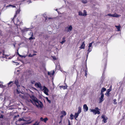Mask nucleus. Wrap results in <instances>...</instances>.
<instances>
[{"mask_svg": "<svg viewBox=\"0 0 125 125\" xmlns=\"http://www.w3.org/2000/svg\"><path fill=\"white\" fill-rule=\"evenodd\" d=\"M33 100L34 101L33 104L35 105L38 108H42L43 107V104L41 102L38 100L36 98H34Z\"/></svg>", "mask_w": 125, "mask_h": 125, "instance_id": "nucleus-1", "label": "nucleus"}, {"mask_svg": "<svg viewBox=\"0 0 125 125\" xmlns=\"http://www.w3.org/2000/svg\"><path fill=\"white\" fill-rule=\"evenodd\" d=\"M99 110V109L98 107H96L94 109H90V111L91 112H92L94 115H96V114H100V113Z\"/></svg>", "mask_w": 125, "mask_h": 125, "instance_id": "nucleus-2", "label": "nucleus"}, {"mask_svg": "<svg viewBox=\"0 0 125 125\" xmlns=\"http://www.w3.org/2000/svg\"><path fill=\"white\" fill-rule=\"evenodd\" d=\"M41 90L42 91L43 90L45 94L47 95H49L48 94L49 90L48 89L44 86H43L42 89Z\"/></svg>", "mask_w": 125, "mask_h": 125, "instance_id": "nucleus-3", "label": "nucleus"}, {"mask_svg": "<svg viewBox=\"0 0 125 125\" xmlns=\"http://www.w3.org/2000/svg\"><path fill=\"white\" fill-rule=\"evenodd\" d=\"M35 86L37 88H39L41 90L42 89V87L41 86V84L40 83H36L35 84Z\"/></svg>", "mask_w": 125, "mask_h": 125, "instance_id": "nucleus-4", "label": "nucleus"}, {"mask_svg": "<svg viewBox=\"0 0 125 125\" xmlns=\"http://www.w3.org/2000/svg\"><path fill=\"white\" fill-rule=\"evenodd\" d=\"M107 15L110 17H112L116 18L119 17L121 16L120 15L117 14L116 13H115L114 14H107Z\"/></svg>", "mask_w": 125, "mask_h": 125, "instance_id": "nucleus-5", "label": "nucleus"}, {"mask_svg": "<svg viewBox=\"0 0 125 125\" xmlns=\"http://www.w3.org/2000/svg\"><path fill=\"white\" fill-rule=\"evenodd\" d=\"M73 27L71 25H70L68 27H67L66 28V31L67 32H70L72 31L73 29Z\"/></svg>", "mask_w": 125, "mask_h": 125, "instance_id": "nucleus-6", "label": "nucleus"}, {"mask_svg": "<svg viewBox=\"0 0 125 125\" xmlns=\"http://www.w3.org/2000/svg\"><path fill=\"white\" fill-rule=\"evenodd\" d=\"M102 118L103 119V122H104V123H106L107 122V120L108 118L107 117H106L104 115H102Z\"/></svg>", "mask_w": 125, "mask_h": 125, "instance_id": "nucleus-7", "label": "nucleus"}, {"mask_svg": "<svg viewBox=\"0 0 125 125\" xmlns=\"http://www.w3.org/2000/svg\"><path fill=\"white\" fill-rule=\"evenodd\" d=\"M101 94V96L99 98V103H100L102 102L104 100V94Z\"/></svg>", "mask_w": 125, "mask_h": 125, "instance_id": "nucleus-8", "label": "nucleus"}, {"mask_svg": "<svg viewBox=\"0 0 125 125\" xmlns=\"http://www.w3.org/2000/svg\"><path fill=\"white\" fill-rule=\"evenodd\" d=\"M18 121H29V120L27 118H25L24 117L23 118H20L19 119Z\"/></svg>", "mask_w": 125, "mask_h": 125, "instance_id": "nucleus-9", "label": "nucleus"}, {"mask_svg": "<svg viewBox=\"0 0 125 125\" xmlns=\"http://www.w3.org/2000/svg\"><path fill=\"white\" fill-rule=\"evenodd\" d=\"M83 109L85 112H86L88 110V107L86 104H84L83 105Z\"/></svg>", "mask_w": 125, "mask_h": 125, "instance_id": "nucleus-10", "label": "nucleus"}, {"mask_svg": "<svg viewBox=\"0 0 125 125\" xmlns=\"http://www.w3.org/2000/svg\"><path fill=\"white\" fill-rule=\"evenodd\" d=\"M14 83L17 86L18 88L20 87V85L19 84L18 80L17 79H16L15 80Z\"/></svg>", "mask_w": 125, "mask_h": 125, "instance_id": "nucleus-11", "label": "nucleus"}, {"mask_svg": "<svg viewBox=\"0 0 125 125\" xmlns=\"http://www.w3.org/2000/svg\"><path fill=\"white\" fill-rule=\"evenodd\" d=\"M41 121H43L45 123H46L47 121L48 120V119L47 117H46L44 119H43L42 117H41L40 118Z\"/></svg>", "mask_w": 125, "mask_h": 125, "instance_id": "nucleus-12", "label": "nucleus"}, {"mask_svg": "<svg viewBox=\"0 0 125 125\" xmlns=\"http://www.w3.org/2000/svg\"><path fill=\"white\" fill-rule=\"evenodd\" d=\"M48 73L49 75L51 76L52 75H53L54 74V71H53L52 72V71H51L50 72H48Z\"/></svg>", "mask_w": 125, "mask_h": 125, "instance_id": "nucleus-13", "label": "nucleus"}, {"mask_svg": "<svg viewBox=\"0 0 125 125\" xmlns=\"http://www.w3.org/2000/svg\"><path fill=\"white\" fill-rule=\"evenodd\" d=\"M111 91V89H108L106 91V93L105 94L107 95V96H109V92Z\"/></svg>", "mask_w": 125, "mask_h": 125, "instance_id": "nucleus-14", "label": "nucleus"}, {"mask_svg": "<svg viewBox=\"0 0 125 125\" xmlns=\"http://www.w3.org/2000/svg\"><path fill=\"white\" fill-rule=\"evenodd\" d=\"M85 46V44H84V42H83L82 45H81L80 47V48L81 49H84V48Z\"/></svg>", "mask_w": 125, "mask_h": 125, "instance_id": "nucleus-15", "label": "nucleus"}, {"mask_svg": "<svg viewBox=\"0 0 125 125\" xmlns=\"http://www.w3.org/2000/svg\"><path fill=\"white\" fill-rule=\"evenodd\" d=\"M65 39L66 38L65 37H63L62 39V41L60 42V43H61L62 44L66 42V40H65Z\"/></svg>", "mask_w": 125, "mask_h": 125, "instance_id": "nucleus-16", "label": "nucleus"}, {"mask_svg": "<svg viewBox=\"0 0 125 125\" xmlns=\"http://www.w3.org/2000/svg\"><path fill=\"white\" fill-rule=\"evenodd\" d=\"M59 87L60 88H62L63 89H67V85H66L65 86L62 85L60 86Z\"/></svg>", "mask_w": 125, "mask_h": 125, "instance_id": "nucleus-17", "label": "nucleus"}, {"mask_svg": "<svg viewBox=\"0 0 125 125\" xmlns=\"http://www.w3.org/2000/svg\"><path fill=\"white\" fill-rule=\"evenodd\" d=\"M106 90V89L104 87L101 90V94H104L103 93Z\"/></svg>", "mask_w": 125, "mask_h": 125, "instance_id": "nucleus-18", "label": "nucleus"}, {"mask_svg": "<svg viewBox=\"0 0 125 125\" xmlns=\"http://www.w3.org/2000/svg\"><path fill=\"white\" fill-rule=\"evenodd\" d=\"M79 114L77 113H75V115L74 116L75 118V119L77 120L76 118L78 117V116L79 115Z\"/></svg>", "mask_w": 125, "mask_h": 125, "instance_id": "nucleus-19", "label": "nucleus"}, {"mask_svg": "<svg viewBox=\"0 0 125 125\" xmlns=\"http://www.w3.org/2000/svg\"><path fill=\"white\" fill-rule=\"evenodd\" d=\"M78 109V111L77 113L80 114L81 112V107L80 106H79Z\"/></svg>", "mask_w": 125, "mask_h": 125, "instance_id": "nucleus-20", "label": "nucleus"}, {"mask_svg": "<svg viewBox=\"0 0 125 125\" xmlns=\"http://www.w3.org/2000/svg\"><path fill=\"white\" fill-rule=\"evenodd\" d=\"M30 34H31V36L29 38V39L30 40H31V39H34L35 38H33L32 37L33 36V33L30 32Z\"/></svg>", "mask_w": 125, "mask_h": 125, "instance_id": "nucleus-21", "label": "nucleus"}, {"mask_svg": "<svg viewBox=\"0 0 125 125\" xmlns=\"http://www.w3.org/2000/svg\"><path fill=\"white\" fill-rule=\"evenodd\" d=\"M115 26L116 28L118 30V31H120L121 26L120 25H119V26L115 25Z\"/></svg>", "mask_w": 125, "mask_h": 125, "instance_id": "nucleus-22", "label": "nucleus"}, {"mask_svg": "<svg viewBox=\"0 0 125 125\" xmlns=\"http://www.w3.org/2000/svg\"><path fill=\"white\" fill-rule=\"evenodd\" d=\"M61 113L63 115H66V113L64 111H62L61 112Z\"/></svg>", "mask_w": 125, "mask_h": 125, "instance_id": "nucleus-23", "label": "nucleus"}, {"mask_svg": "<svg viewBox=\"0 0 125 125\" xmlns=\"http://www.w3.org/2000/svg\"><path fill=\"white\" fill-rule=\"evenodd\" d=\"M13 81H10V82L9 83H8V87H11L12 85H10V86H9V85L11 84L12 83V84H13Z\"/></svg>", "mask_w": 125, "mask_h": 125, "instance_id": "nucleus-24", "label": "nucleus"}, {"mask_svg": "<svg viewBox=\"0 0 125 125\" xmlns=\"http://www.w3.org/2000/svg\"><path fill=\"white\" fill-rule=\"evenodd\" d=\"M12 7V8H15L16 7L15 6L12 5L11 4H10L9 5H8V6H7L6 7Z\"/></svg>", "mask_w": 125, "mask_h": 125, "instance_id": "nucleus-25", "label": "nucleus"}, {"mask_svg": "<svg viewBox=\"0 0 125 125\" xmlns=\"http://www.w3.org/2000/svg\"><path fill=\"white\" fill-rule=\"evenodd\" d=\"M87 12L85 10H84L83 11V16H86L87 15V14L86 13Z\"/></svg>", "mask_w": 125, "mask_h": 125, "instance_id": "nucleus-26", "label": "nucleus"}, {"mask_svg": "<svg viewBox=\"0 0 125 125\" xmlns=\"http://www.w3.org/2000/svg\"><path fill=\"white\" fill-rule=\"evenodd\" d=\"M89 48L88 50V52L87 53V54H88L89 53L91 52L92 51V48L90 47H88Z\"/></svg>", "mask_w": 125, "mask_h": 125, "instance_id": "nucleus-27", "label": "nucleus"}, {"mask_svg": "<svg viewBox=\"0 0 125 125\" xmlns=\"http://www.w3.org/2000/svg\"><path fill=\"white\" fill-rule=\"evenodd\" d=\"M27 101L28 102H31L33 104L34 103V101L33 102L31 99H28L27 100Z\"/></svg>", "mask_w": 125, "mask_h": 125, "instance_id": "nucleus-28", "label": "nucleus"}, {"mask_svg": "<svg viewBox=\"0 0 125 125\" xmlns=\"http://www.w3.org/2000/svg\"><path fill=\"white\" fill-rule=\"evenodd\" d=\"M73 115L72 114H71L70 115V119L71 120H72L73 119Z\"/></svg>", "mask_w": 125, "mask_h": 125, "instance_id": "nucleus-29", "label": "nucleus"}, {"mask_svg": "<svg viewBox=\"0 0 125 125\" xmlns=\"http://www.w3.org/2000/svg\"><path fill=\"white\" fill-rule=\"evenodd\" d=\"M85 75L86 77L87 75V69H86L85 70Z\"/></svg>", "mask_w": 125, "mask_h": 125, "instance_id": "nucleus-30", "label": "nucleus"}, {"mask_svg": "<svg viewBox=\"0 0 125 125\" xmlns=\"http://www.w3.org/2000/svg\"><path fill=\"white\" fill-rule=\"evenodd\" d=\"M78 15L79 16H83V13L81 11H79L78 12Z\"/></svg>", "mask_w": 125, "mask_h": 125, "instance_id": "nucleus-31", "label": "nucleus"}, {"mask_svg": "<svg viewBox=\"0 0 125 125\" xmlns=\"http://www.w3.org/2000/svg\"><path fill=\"white\" fill-rule=\"evenodd\" d=\"M116 99H114V100L113 103L114 104H117V103L116 102Z\"/></svg>", "mask_w": 125, "mask_h": 125, "instance_id": "nucleus-32", "label": "nucleus"}, {"mask_svg": "<svg viewBox=\"0 0 125 125\" xmlns=\"http://www.w3.org/2000/svg\"><path fill=\"white\" fill-rule=\"evenodd\" d=\"M46 98L49 103H51V101L49 100L48 98L47 97H46Z\"/></svg>", "mask_w": 125, "mask_h": 125, "instance_id": "nucleus-33", "label": "nucleus"}, {"mask_svg": "<svg viewBox=\"0 0 125 125\" xmlns=\"http://www.w3.org/2000/svg\"><path fill=\"white\" fill-rule=\"evenodd\" d=\"M94 42H92L90 43L89 44V45L88 46V47H91L92 46V43Z\"/></svg>", "mask_w": 125, "mask_h": 125, "instance_id": "nucleus-34", "label": "nucleus"}, {"mask_svg": "<svg viewBox=\"0 0 125 125\" xmlns=\"http://www.w3.org/2000/svg\"><path fill=\"white\" fill-rule=\"evenodd\" d=\"M82 2L84 4H85L87 3V1L85 0H83L82 1Z\"/></svg>", "mask_w": 125, "mask_h": 125, "instance_id": "nucleus-35", "label": "nucleus"}, {"mask_svg": "<svg viewBox=\"0 0 125 125\" xmlns=\"http://www.w3.org/2000/svg\"><path fill=\"white\" fill-rule=\"evenodd\" d=\"M20 11V9H18V10H17V11L16 12V14H17L19 13Z\"/></svg>", "mask_w": 125, "mask_h": 125, "instance_id": "nucleus-36", "label": "nucleus"}, {"mask_svg": "<svg viewBox=\"0 0 125 125\" xmlns=\"http://www.w3.org/2000/svg\"><path fill=\"white\" fill-rule=\"evenodd\" d=\"M31 123V122L25 123H24V124H23L22 125H25L26 124H29Z\"/></svg>", "mask_w": 125, "mask_h": 125, "instance_id": "nucleus-37", "label": "nucleus"}, {"mask_svg": "<svg viewBox=\"0 0 125 125\" xmlns=\"http://www.w3.org/2000/svg\"><path fill=\"white\" fill-rule=\"evenodd\" d=\"M45 19L46 20H47L48 19H52L51 18L47 17H45Z\"/></svg>", "mask_w": 125, "mask_h": 125, "instance_id": "nucleus-38", "label": "nucleus"}, {"mask_svg": "<svg viewBox=\"0 0 125 125\" xmlns=\"http://www.w3.org/2000/svg\"><path fill=\"white\" fill-rule=\"evenodd\" d=\"M56 68H58V69H60V66L59 65H57L56 66Z\"/></svg>", "mask_w": 125, "mask_h": 125, "instance_id": "nucleus-39", "label": "nucleus"}, {"mask_svg": "<svg viewBox=\"0 0 125 125\" xmlns=\"http://www.w3.org/2000/svg\"><path fill=\"white\" fill-rule=\"evenodd\" d=\"M19 56L20 57H21V58H22L23 57H25L24 56H23V55H20V54H19Z\"/></svg>", "mask_w": 125, "mask_h": 125, "instance_id": "nucleus-40", "label": "nucleus"}, {"mask_svg": "<svg viewBox=\"0 0 125 125\" xmlns=\"http://www.w3.org/2000/svg\"><path fill=\"white\" fill-rule=\"evenodd\" d=\"M39 123H37V122H36L33 125H38Z\"/></svg>", "mask_w": 125, "mask_h": 125, "instance_id": "nucleus-41", "label": "nucleus"}, {"mask_svg": "<svg viewBox=\"0 0 125 125\" xmlns=\"http://www.w3.org/2000/svg\"><path fill=\"white\" fill-rule=\"evenodd\" d=\"M19 22H20V21H19V20H18V19H17V24H18V25H19V23H19Z\"/></svg>", "mask_w": 125, "mask_h": 125, "instance_id": "nucleus-42", "label": "nucleus"}, {"mask_svg": "<svg viewBox=\"0 0 125 125\" xmlns=\"http://www.w3.org/2000/svg\"><path fill=\"white\" fill-rule=\"evenodd\" d=\"M3 115H1L0 116V118H3Z\"/></svg>", "mask_w": 125, "mask_h": 125, "instance_id": "nucleus-43", "label": "nucleus"}, {"mask_svg": "<svg viewBox=\"0 0 125 125\" xmlns=\"http://www.w3.org/2000/svg\"><path fill=\"white\" fill-rule=\"evenodd\" d=\"M63 115H62L60 116V117L61 118V119H62V118L63 117Z\"/></svg>", "mask_w": 125, "mask_h": 125, "instance_id": "nucleus-44", "label": "nucleus"}, {"mask_svg": "<svg viewBox=\"0 0 125 125\" xmlns=\"http://www.w3.org/2000/svg\"><path fill=\"white\" fill-rule=\"evenodd\" d=\"M5 56H2V57L3 58H6V56H8V55H5Z\"/></svg>", "mask_w": 125, "mask_h": 125, "instance_id": "nucleus-45", "label": "nucleus"}, {"mask_svg": "<svg viewBox=\"0 0 125 125\" xmlns=\"http://www.w3.org/2000/svg\"><path fill=\"white\" fill-rule=\"evenodd\" d=\"M17 92L18 94H19L20 93V92L18 91V89L17 90Z\"/></svg>", "mask_w": 125, "mask_h": 125, "instance_id": "nucleus-46", "label": "nucleus"}, {"mask_svg": "<svg viewBox=\"0 0 125 125\" xmlns=\"http://www.w3.org/2000/svg\"><path fill=\"white\" fill-rule=\"evenodd\" d=\"M68 125H71L70 123V120H68Z\"/></svg>", "mask_w": 125, "mask_h": 125, "instance_id": "nucleus-47", "label": "nucleus"}, {"mask_svg": "<svg viewBox=\"0 0 125 125\" xmlns=\"http://www.w3.org/2000/svg\"><path fill=\"white\" fill-rule=\"evenodd\" d=\"M34 82H35V81H32L31 82V83H32V84H33L34 83Z\"/></svg>", "mask_w": 125, "mask_h": 125, "instance_id": "nucleus-48", "label": "nucleus"}, {"mask_svg": "<svg viewBox=\"0 0 125 125\" xmlns=\"http://www.w3.org/2000/svg\"><path fill=\"white\" fill-rule=\"evenodd\" d=\"M62 120V119L59 122V124H60L61 123Z\"/></svg>", "mask_w": 125, "mask_h": 125, "instance_id": "nucleus-49", "label": "nucleus"}, {"mask_svg": "<svg viewBox=\"0 0 125 125\" xmlns=\"http://www.w3.org/2000/svg\"><path fill=\"white\" fill-rule=\"evenodd\" d=\"M53 60H55L56 59V58H55V57H54H54H53Z\"/></svg>", "mask_w": 125, "mask_h": 125, "instance_id": "nucleus-50", "label": "nucleus"}, {"mask_svg": "<svg viewBox=\"0 0 125 125\" xmlns=\"http://www.w3.org/2000/svg\"><path fill=\"white\" fill-rule=\"evenodd\" d=\"M18 50H17V54H18V55H19V52H18Z\"/></svg>", "mask_w": 125, "mask_h": 125, "instance_id": "nucleus-51", "label": "nucleus"}, {"mask_svg": "<svg viewBox=\"0 0 125 125\" xmlns=\"http://www.w3.org/2000/svg\"><path fill=\"white\" fill-rule=\"evenodd\" d=\"M33 89L36 90L37 91L38 90L35 88H34Z\"/></svg>", "mask_w": 125, "mask_h": 125, "instance_id": "nucleus-52", "label": "nucleus"}, {"mask_svg": "<svg viewBox=\"0 0 125 125\" xmlns=\"http://www.w3.org/2000/svg\"><path fill=\"white\" fill-rule=\"evenodd\" d=\"M28 1L29 2V3H31V0H29Z\"/></svg>", "mask_w": 125, "mask_h": 125, "instance_id": "nucleus-53", "label": "nucleus"}, {"mask_svg": "<svg viewBox=\"0 0 125 125\" xmlns=\"http://www.w3.org/2000/svg\"><path fill=\"white\" fill-rule=\"evenodd\" d=\"M36 55V54H33V55L32 56H33L35 55Z\"/></svg>", "mask_w": 125, "mask_h": 125, "instance_id": "nucleus-54", "label": "nucleus"}, {"mask_svg": "<svg viewBox=\"0 0 125 125\" xmlns=\"http://www.w3.org/2000/svg\"><path fill=\"white\" fill-rule=\"evenodd\" d=\"M17 117H19V115H17Z\"/></svg>", "mask_w": 125, "mask_h": 125, "instance_id": "nucleus-55", "label": "nucleus"}, {"mask_svg": "<svg viewBox=\"0 0 125 125\" xmlns=\"http://www.w3.org/2000/svg\"><path fill=\"white\" fill-rule=\"evenodd\" d=\"M29 56H30V57H32V55H31H31H29Z\"/></svg>", "mask_w": 125, "mask_h": 125, "instance_id": "nucleus-56", "label": "nucleus"}, {"mask_svg": "<svg viewBox=\"0 0 125 125\" xmlns=\"http://www.w3.org/2000/svg\"><path fill=\"white\" fill-rule=\"evenodd\" d=\"M17 117V116H14V117L15 118H16V117Z\"/></svg>", "mask_w": 125, "mask_h": 125, "instance_id": "nucleus-57", "label": "nucleus"}, {"mask_svg": "<svg viewBox=\"0 0 125 125\" xmlns=\"http://www.w3.org/2000/svg\"><path fill=\"white\" fill-rule=\"evenodd\" d=\"M14 47H15V44H14Z\"/></svg>", "mask_w": 125, "mask_h": 125, "instance_id": "nucleus-58", "label": "nucleus"}, {"mask_svg": "<svg viewBox=\"0 0 125 125\" xmlns=\"http://www.w3.org/2000/svg\"><path fill=\"white\" fill-rule=\"evenodd\" d=\"M3 55L4 56L5 55L4 54V53H3Z\"/></svg>", "mask_w": 125, "mask_h": 125, "instance_id": "nucleus-59", "label": "nucleus"}, {"mask_svg": "<svg viewBox=\"0 0 125 125\" xmlns=\"http://www.w3.org/2000/svg\"><path fill=\"white\" fill-rule=\"evenodd\" d=\"M1 53V52H0V54Z\"/></svg>", "mask_w": 125, "mask_h": 125, "instance_id": "nucleus-60", "label": "nucleus"}, {"mask_svg": "<svg viewBox=\"0 0 125 125\" xmlns=\"http://www.w3.org/2000/svg\"><path fill=\"white\" fill-rule=\"evenodd\" d=\"M16 17V15H15V16H14V17Z\"/></svg>", "mask_w": 125, "mask_h": 125, "instance_id": "nucleus-61", "label": "nucleus"}, {"mask_svg": "<svg viewBox=\"0 0 125 125\" xmlns=\"http://www.w3.org/2000/svg\"><path fill=\"white\" fill-rule=\"evenodd\" d=\"M57 9H56V11H57Z\"/></svg>", "mask_w": 125, "mask_h": 125, "instance_id": "nucleus-62", "label": "nucleus"}, {"mask_svg": "<svg viewBox=\"0 0 125 125\" xmlns=\"http://www.w3.org/2000/svg\"><path fill=\"white\" fill-rule=\"evenodd\" d=\"M87 56H88V55H87Z\"/></svg>", "mask_w": 125, "mask_h": 125, "instance_id": "nucleus-63", "label": "nucleus"}]
</instances>
